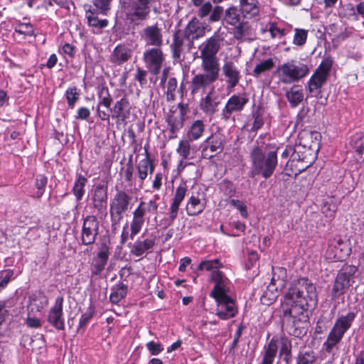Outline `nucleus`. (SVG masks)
<instances>
[{
	"label": "nucleus",
	"instance_id": "obj_1",
	"mask_svg": "<svg viewBox=\"0 0 364 364\" xmlns=\"http://www.w3.org/2000/svg\"><path fill=\"white\" fill-rule=\"evenodd\" d=\"M315 286L306 278H300L294 281L282 301L281 308L284 318L289 326V333L299 336L301 333V324L306 321L304 314V301L316 299Z\"/></svg>",
	"mask_w": 364,
	"mask_h": 364
},
{
	"label": "nucleus",
	"instance_id": "obj_2",
	"mask_svg": "<svg viewBox=\"0 0 364 364\" xmlns=\"http://www.w3.org/2000/svg\"><path fill=\"white\" fill-rule=\"evenodd\" d=\"M251 171L250 176H261L264 179L271 177L278 165L277 153L269 151L264 153L262 148L257 146L250 154Z\"/></svg>",
	"mask_w": 364,
	"mask_h": 364
},
{
	"label": "nucleus",
	"instance_id": "obj_3",
	"mask_svg": "<svg viewBox=\"0 0 364 364\" xmlns=\"http://www.w3.org/2000/svg\"><path fill=\"white\" fill-rule=\"evenodd\" d=\"M355 318L354 312H348L346 315L340 316L335 321L326 340L323 344V349L328 354L334 355L337 345L342 340L344 334L350 328Z\"/></svg>",
	"mask_w": 364,
	"mask_h": 364
},
{
	"label": "nucleus",
	"instance_id": "obj_4",
	"mask_svg": "<svg viewBox=\"0 0 364 364\" xmlns=\"http://www.w3.org/2000/svg\"><path fill=\"white\" fill-rule=\"evenodd\" d=\"M309 73V66L297 60L287 61L278 66L277 75L280 82L291 84L299 82Z\"/></svg>",
	"mask_w": 364,
	"mask_h": 364
},
{
	"label": "nucleus",
	"instance_id": "obj_5",
	"mask_svg": "<svg viewBox=\"0 0 364 364\" xmlns=\"http://www.w3.org/2000/svg\"><path fill=\"white\" fill-rule=\"evenodd\" d=\"M220 49V39L218 36H213L203 42L199 46L201 67L213 68L220 70V65L216 56Z\"/></svg>",
	"mask_w": 364,
	"mask_h": 364
},
{
	"label": "nucleus",
	"instance_id": "obj_6",
	"mask_svg": "<svg viewBox=\"0 0 364 364\" xmlns=\"http://www.w3.org/2000/svg\"><path fill=\"white\" fill-rule=\"evenodd\" d=\"M204 73L196 75L191 80L190 90L192 95L205 94L219 77L220 70L202 67Z\"/></svg>",
	"mask_w": 364,
	"mask_h": 364
},
{
	"label": "nucleus",
	"instance_id": "obj_7",
	"mask_svg": "<svg viewBox=\"0 0 364 364\" xmlns=\"http://www.w3.org/2000/svg\"><path fill=\"white\" fill-rule=\"evenodd\" d=\"M350 252L349 241L343 239L341 236H336L328 240L325 257L329 262L343 261L348 258Z\"/></svg>",
	"mask_w": 364,
	"mask_h": 364
},
{
	"label": "nucleus",
	"instance_id": "obj_8",
	"mask_svg": "<svg viewBox=\"0 0 364 364\" xmlns=\"http://www.w3.org/2000/svg\"><path fill=\"white\" fill-rule=\"evenodd\" d=\"M286 282L287 270L282 267L273 268V276L267 291L262 298V302L269 305L275 301L278 296V291L285 287Z\"/></svg>",
	"mask_w": 364,
	"mask_h": 364
},
{
	"label": "nucleus",
	"instance_id": "obj_9",
	"mask_svg": "<svg viewBox=\"0 0 364 364\" xmlns=\"http://www.w3.org/2000/svg\"><path fill=\"white\" fill-rule=\"evenodd\" d=\"M152 0H131L125 8L126 19L134 26L146 20L150 13L149 4Z\"/></svg>",
	"mask_w": 364,
	"mask_h": 364
},
{
	"label": "nucleus",
	"instance_id": "obj_10",
	"mask_svg": "<svg viewBox=\"0 0 364 364\" xmlns=\"http://www.w3.org/2000/svg\"><path fill=\"white\" fill-rule=\"evenodd\" d=\"M333 60L331 58H326L316 68L307 82V87L310 93L320 90L326 82L329 73L331 70Z\"/></svg>",
	"mask_w": 364,
	"mask_h": 364
},
{
	"label": "nucleus",
	"instance_id": "obj_11",
	"mask_svg": "<svg viewBox=\"0 0 364 364\" xmlns=\"http://www.w3.org/2000/svg\"><path fill=\"white\" fill-rule=\"evenodd\" d=\"M132 198L124 191H118L110 202V215L113 224H118L123 213L128 210Z\"/></svg>",
	"mask_w": 364,
	"mask_h": 364
},
{
	"label": "nucleus",
	"instance_id": "obj_12",
	"mask_svg": "<svg viewBox=\"0 0 364 364\" xmlns=\"http://www.w3.org/2000/svg\"><path fill=\"white\" fill-rule=\"evenodd\" d=\"M356 270L355 266H346L340 270L332 289L333 299L338 298L343 295L345 291L352 284Z\"/></svg>",
	"mask_w": 364,
	"mask_h": 364
},
{
	"label": "nucleus",
	"instance_id": "obj_13",
	"mask_svg": "<svg viewBox=\"0 0 364 364\" xmlns=\"http://www.w3.org/2000/svg\"><path fill=\"white\" fill-rule=\"evenodd\" d=\"M210 280L215 283L210 296L213 299L229 296L231 289L230 280L220 271H215L210 275Z\"/></svg>",
	"mask_w": 364,
	"mask_h": 364
},
{
	"label": "nucleus",
	"instance_id": "obj_14",
	"mask_svg": "<svg viewBox=\"0 0 364 364\" xmlns=\"http://www.w3.org/2000/svg\"><path fill=\"white\" fill-rule=\"evenodd\" d=\"M248 101L249 99L245 94L233 95L231 96L221 112L222 119L228 120L233 112H241Z\"/></svg>",
	"mask_w": 364,
	"mask_h": 364
},
{
	"label": "nucleus",
	"instance_id": "obj_15",
	"mask_svg": "<svg viewBox=\"0 0 364 364\" xmlns=\"http://www.w3.org/2000/svg\"><path fill=\"white\" fill-rule=\"evenodd\" d=\"M144 60L149 70L154 74H158L164 61V54L159 48H149L144 53Z\"/></svg>",
	"mask_w": 364,
	"mask_h": 364
},
{
	"label": "nucleus",
	"instance_id": "obj_16",
	"mask_svg": "<svg viewBox=\"0 0 364 364\" xmlns=\"http://www.w3.org/2000/svg\"><path fill=\"white\" fill-rule=\"evenodd\" d=\"M217 303L216 315L222 320L233 318L237 314L235 300L230 296L215 299Z\"/></svg>",
	"mask_w": 364,
	"mask_h": 364
},
{
	"label": "nucleus",
	"instance_id": "obj_17",
	"mask_svg": "<svg viewBox=\"0 0 364 364\" xmlns=\"http://www.w3.org/2000/svg\"><path fill=\"white\" fill-rule=\"evenodd\" d=\"M99 222L95 216L89 215L83 222L81 240L85 245L94 243L98 234Z\"/></svg>",
	"mask_w": 364,
	"mask_h": 364
},
{
	"label": "nucleus",
	"instance_id": "obj_18",
	"mask_svg": "<svg viewBox=\"0 0 364 364\" xmlns=\"http://www.w3.org/2000/svg\"><path fill=\"white\" fill-rule=\"evenodd\" d=\"M147 213L146 203L141 201L132 213V219L130 222L129 237L133 240L139 234L145 223V215Z\"/></svg>",
	"mask_w": 364,
	"mask_h": 364
},
{
	"label": "nucleus",
	"instance_id": "obj_19",
	"mask_svg": "<svg viewBox=\"0 0 364 364\" xmlns=\"http://www.w3.org/2000/svg\"><path fill=\"white\" fill-rule=\"evenodd\" d=\"M63 296H58L55 299L54 305L48 312V321L58 330H63L65 328L63 313Z\"/></svg>",
	"mask_w": 364,
	"mask_h": 364
},
{
	"label": "nucleus",
	"instance_id": "obj_20",
	"mask_svg": "<svg viewBox=\"0 0 364 364\" xmlns=\"http://www.w3.org/2000/svg\"><path fill=\"white\" fill-rule=\"evenodd\" d=\"M109 255V247L106 244H102L91 263L90 271L92 275L97 276L102 272L107 264Z\"/></svg>",
	"mask_w": 364,
	"mask_h": 364
},
{
	"label": "nucleus",
	"instance_id": "obj_21",
	"mask_svg": "<svg viewBox=\"0 0 364 364\" xmlns=\"http://www.w3.org/2000/svg\"><path fill=\"white\" fill-rule=\"evenodd\" d=\"M207 200L203 192L193 193L186 203V212L190 216L200 214L206 207Z\"/></svg>",
	"mask_w": 364,
	"mask_h": 364
},
{
	"label": "nucleus",
	"instance_id": "obj_22",
	"mask_svg": "<svg viewBox=\"0 0 364 364\" xmlns=\"http://www.w3.org/2000/svg\"><path fill=\"white\" fill-rule=\"evenodd\" d=\"M132 105L129 100L124 97L117 101L111 109L112 117L117 120V123H124L130 116Z\"/></svg>",
	"mask_w": 364,
	"mask_h": 364
},
{
	"label": "nucleus",
	"instance_id": "obj_23",
	"mask_svg": "<svg viewBox=\"0 0 364 364\" xmlns=\"http://www.w3.org/2000/svg\"><path fill=\"white\" fill-rule=\"evenodd\" d=\"M220 103V100L215 87H211L210 91L200 99L199 107L205 114L212 115L218 111Z\"/></svg>",
	"mask_w": 364,
	"mask_h": 364
},
{
	"label": "nucleus",
	"instance_id": "obj_24",
	"mask_svg": "<svg viewBox=\"0 0 364 364\" xmlns=\"http://www.w3.org/2000/svg\"><path fill=\"white\" fill-rule=\"evenodd\" d=\"M188 191V186L185 181H181L178 186L176 188L171 204L170 205L169 220L172 223L178 216L179 207L184 200Z\"/></svg>",
	"mask_w": 364,
	"mask_h": 364
},
{
	"label": "nucleus",
	"instance_id": "obj_25",
	"mask_svg": "<svg viewBox=\"0 0 364 364\" xmlns=\"http://www.w3.org/2000/svg\"><path fill=\"white\" fill-rule=\"evenodd\" d=\"M132 55L133 50L131 45L119 44L114 48L110 55V60L117 65H121L131 59Z\"/></svg>",
	"mask_w": 364,
	"mask_h": 364
},
{
	"label": "nucleus",
	"instance_id": "obj_26",
	"mask_svg": "<svg viewBox=\"0 0 364 364\" xmlns=\"http://www.w3.org/2000/svg\"><path fill=\"white\" fill-rule=\"evenodd\" d=\"M141 37L149 46H159L163 42L161 31L156 25L149 26L144 28Z\"/></svg>",
	"mask_w": 364,
	"mask_h": 364
},
{
	"label": "nucleus",
	"instance_id": "obj_27",
	"mask_svg": "<svg viewBox=\"0 0 364 364\" xmlns=\"http://www.w3.org/2000/svg\"><path fill=\"white\" fill-rule=\"evenodd\" d=\"M222 71L226 77L228 87L230 88L235 87L240 78V73L235 63L232 60L225 61Z\"/></svg>",
	"mask_w": 364,
	"mask_h": 364
},
{
	"label": "nucleus",
	"instance_id": "obj_28",
	"mask_svg": "<svg viewBox=\"0 0 364 364\" xmlns=\"http://www.w3.org/2000/svg\"><path fill=\"white\" fill-rule=\"evenodd\" d=\"M48 304V297L42 292H35L28 299L27 310L33 313H41Z\"/></svg>",
	"mask_w": 364,
	"mask_h": 364
},
{
	"label": "nucleus",
	"instance_id": "obj_29",
	"mask_svg": "<svg viewBox=\"0 0 364 364\" xmlns=\"http://www.w3.org/2000/svg\"><path fill=\"white\" fill-rule=\"evenodd\" d=\"M202 154L205 158H210L214 154L223 149V140L219 135L211 136L205 142Z\"/></svg>",
	"mask_w": 364,
	"mask_h": 364
},
{
	"label": "nucleus",
	"instance_id": "obj_30",
	"mask_svg": "<svg viewBox=\"0 0 364 364\" xmlns=\"http://www.w3.org/2000/svg\"><path fill=\"white\" fill-rule=\"evenodd\" d=\"M205 32V26L198 19L193 18L186 28L185 33L190 40L202 37Z\"/></svg>",
	"mask_w": 364,
	"mask_h": 364
},
{
	"label": "nucleus",
	"instance_id": "obj_31",
	"mask_svg": "<svg viewBox=\"0 0 364 364\" xmlns=\"http://www.w3.org/2000/svg\"><path fill=\"white\" fill-rule=\"evenodd\" d=\"M107 199V188L102 185H97L92 196L93 205L98 210H102L106 207Z\"/></svg>",
	"mask_w": 364,
	"mask_h": 364
},
{
	"label": "nucleus",
	"instance_id": "obj_32",
	"mask_svg": "<svg viewBox=\"0 0 364 364\" xmlns=\"http://www.w3.org/2000/svg\"><path fill=\"white\" fill-rule=\"evenodd\" d=\"M286 97L291 107H297L304 100V90L301 85H294L286 92Z\"/></svg>",
	"mask_w": 364,
	"mask_h": 364
},
{
	"label": "nucleus",
	"instance_id": "obj_33",
	"mask_svg": "<svg viewBox=\"0 0 364 364\" xmlns=\"http://www.w3.org/2000/svg\"><path fill=\"white\" fill-rule=\"evenodd\" d=\"M155 244V241L152 239H145L143 241H136L132 249L131 253L136 257L142 256L146 251L151 250Z\"/></svg>",
	"mask_w": 364,
	"mask_h": 364
},
{
	"label": "nucleus",
	"instance_id": "obj_34",
	"mask_svg": "<svg viewBox=\"0 0 364 364\" xmlns=\"http://www.w3.org/2000/svg\"><path fill=\"white\" fill-rule=\"evenodd\" d=\"M154 170V166L148 156L141 159L138 164L137 171L141 181H144L147 177L148 173H152Z\"/></svg>",
	"mask_w": 364,
	"mask_h": 364
},
{
	"label": "nucleus",
	"instance_id": "obj_35",
	"mask_svg": "<svg viewBox=\"0 0 364 364\" xmlns=\"http://www.w3.org/2000/svg\"><path fill=\"white\" fill-rule=\"evenodd\" d=\"M278 348H279L280 356H284V360L288 363L290 359L291 343L286 337H277Z\"/></svg>",
	"mask_w": 364,
	"mask_h": 364
},
{
	"label": "nucleus",
	"instance_id": "obj_36",
	"mask_svg": "<svg viewBox=\"0 0 364 364\" xmlns=\"http://www.w3.org/2000/svg\"><path fill=\"white\" fill-rule=\"evenodd\" d=\"M204 132V124L201 120L195 121L187 133V138L190 141L198 139Z\"/></svg>",
	"mask_w": 364,
	"mask_h": 364
},
{
	"label": "nucleus",
	"instance_id": "obj_37",
	"mask_svg": "<svg viewBox=\"0 0 364 364\" xmlns=\"http://www.w3.org/2000/svg\"><path fill=\"white\" fill-rule=\"evenodd\" d=\"M87 178L81 174H77L73 188V193L77 200H80L85 193Z\"/></svg>",
	"mask_w": 364,
	"mask_h": 364
},
{
	"label": "nucleus",
	"instance_id": "obj_38",
	"mask_svg": "<svg viewBox=\"0 0 364 364\" xmlns=\"http://www.w3.org/2000/svg\"><path fill=\"white\" fill-rule=\"evenodd\" d=\"M337 210V203L335 198L329 197L326 198L323 203L321 207V212L325 216L329 219L334 217Z\"/></svg>",
	"mask_w": 364,
	"mask_h": 364
},
{
	"label": "nucleus",
	"instance_id": "obj_39",
	"mask_svg": "<svg viewBox=\"0 0 364 364\" xmlns=\"http://www.w3.org/2000/svg\"><path fill=\"white\" fill-rule=\"evenodd\" d=\"M351 145L360 159L364 161V136L356 134L351 138Z\"/></svg>",
	"mask_w": 364,
	"mask_h": 364
},
{
	"label": "nucleus",
	"instance_id": "obj_40",
	"mask_svg": "<svg viewBox=\"0 0 364 364\" xmlns=\"http://www.w3.org/2000/svg\"><path fill=\"white\" fill-rule=\"evenodd\" d=\"M86 18L90 26L101 29L105 28L108 25V21L106 19L100 20L98 18L97 14L92 10L86 11Z\"/></svg>",
	"mask_w": 364,
	"mask_h": 364
},
{
	"label": "nucleus",
	"instance_id": "obj_41",
	"mask_svg": "<svg viewBox=\"0 0 364 364\" xmlns=\"http://www.w3.org/2000/svg\"><path fill=\"white\" fill-rule=\"evenodd\" d=\"M127 293V289L124 284H119L113 289L110 294L109 299L112 303L117 304L125 297Z\"/></svg>",
	"mask_w": 364,
	"mask_h": 364
},
{
	"label": "nucleus",
	"instance_id": "obj_42",
	"mask_svg": "<svg viewBox=\"0 0 364 364\" xmlns=\"http://www.w3.org/2000/svg\"><path fill=\"white\" fill-rule=\"evenodd\" d=\"M222 267V263L218 259L203 260L198 266V270H205L211 272V274L215 271H220L219 268Z\"/></svg>",
	"mask_w": 364,
	"mask_h": 364
},
{
	"label": "nucleus",
	"instance_id": "obj_43",
	"mask_svg": "<svg viewBox=\"0 0 364 364\" xmlns=\"http://www.w3.org/2000/svg\"><path fill=\"white\" fill-rule=\"evenodd\" d=\"M257 0H240L241 9L243 13L250 14L251 16L256 15L258 11Z\"/></svg>",
	"mask_w": 364,
	"mask_h": 364
},
{
	"label": "nucleus",
	"instance_id": "obj_44",
	"mask_svg": "<svg viewBox=\"0 0 364 364\" xmlns=\"http://www.w3.org/2000/svg\"><path fill=\"white\" fill-rule=\"evenodd\" d=\"M177 154L183 158V159H188L192 152V149L188 139L181 140L176 149Z\"/></svg>",
	"mask_w": 364,
	"mask_h": 364
},
{
	"label": "nucleus",
	"instance_id": "obj_45",
	"mask_svg": "<svg viewBox=\"0 0 364 364\" xmlns=\"http://www.w3.org/2000/svg\"><path fill=\"white\" fill-rule=\"evenodd\" d=\"M274 65V62L272 58L266 59L256 65L252 71V75L258 77L262 73L270 70Z\"/></svg>",
	"mask_w": 364,
	"mask_h": 364
},
{
	"label": "nucleus",
	"instance_id": "obj_46",
	"mask_svg": "<svg viewBox=\"0 0 364 364\" xmlns=\"http://www.w3.org/2000/svg\"><path fill=\"white\" fill-rule=\"evenodd\" d=\"M47 181V177L44 175H38L36 176L35 186L37 191L33 195L34 198H39L43 195Z\"/></svg>",
	"mask_w": 364,
	"mask_h": 364
},
{
	"label": "nucleus",
	"instance_id": "obj_47",
	"mask_svg": "<svg viewBox=\"0 0 364 364\" xmlns=\"http://www.w3.org/2000/svg\"><path fill=\"white\" fill-rule=\"evenodd\" d=\"M240 17L236 8L232 7L226 10L225 21L228 23L232 26H237L240 23Z\"/></svg>",
	"mask_w": 364,
	"mask_h": 364
},
{
	"label": "nucleus",
	"instance_id": "obj_48",
	"mask_svg": "<svg viewBox=\"0 0 364 364\" xmlns=\"http://www.w3.org/2000/svg\"><path fill=\"white\" fill-rule=\"evenodd\" d=\"M308 31L303 28H295L293 43L298 46H304L307 39Z\"/></svg>",
	"mask_w": 364,
	"mask_h": 364
},
{
	"label": "nucleus",
	"instance_id": "obj_49",
	"mask_svg": "<svg viewBox=\"0 0 364 364\" xmlns=\"http://www.w3.org/2000/svg\"><path fill=\"white\" fill-rule=\"evenodd\" d=\"M65 96L68 107L73 109L74 108L75 103L79 98L80 92L75 87H70L66 90Z\"/></svg>",
	"mask_w": 364,
	"mask_h": 364
},
{
	"label": "nucleus",
	"instance_id": "obj_50",
	"mask_svg": "<svg viewBox=\"0 0 364 364\" xmlns=\"http://www.w3.org/2000/svg\"><path fill=\"white\" fill-rule=\"evenodd\" d=\"M25 323L28 328H39L42 326L41 318L37 316L35 313L28 311Z\"/></svg>",
	"mask_w": 364,
	"mask_h": 364
},
{
	"label": "nucleus",
	"instance_id": "obj_51",
	"mask_svg": "<svg viewBox=\"0 0 364 364\" xmlns=\"http://www.w3.org/2000/svg\"><path fill=\"white\" fill-rule=\"evenodd\" d=\"M14 271L11 269L0 271V290L4 289L14 279Z\"/></svg>",
	"mask_w": 364,
	"mask_h": 364
},
{
	"label": "nucleus",
	"instance_id": "obj_52",
	"mask_svg": "<svg viewBox=\"0 0 364 364\" xmlns=\"http://www.w3.org/2000/svg\"><path fill=\"white\" fill-rule=\"evenodd\" d=\"M266 28L272 38H281L284 36V28L279 27L276 23H269Z\"/></svg>",
	"mask_w": 364,
	"mask_h": 364
},
{
	"label": "nucleus",
	"instance_id": "obj_53",
	"mask_svg": "<svg viewBox=\"0 0 364 364\" xmlns=\"http://www.w3.org/2000/svg\"><path fill=\"white\" fill-rule=\"evenodd\" d=\"M316 355L313 351L301 353L297 358L296 364H314Z\"/></svg>",
	"mask_w": 364,
	"mask_h": 364
},
{
	"label": "nucleus",
	"instance_id": "obj_54",
	"mask_svg": "<svg viewBox=\"0 0 364 364\" xmlns=\"http://www.w3.org/2000/svg\"><path fill=\"white\" fill-rule=\"evenodd\" d=\"M278 349L277 337H273L265 350L264 356L274 360Z\"/></svg>",
	"mask_w": 364,
	"mask_h": 364
},
{
	"label": "nucleus",
	"instance_id": "obj_55",
	"mask_svg": "<svg viewBox=\"0 0 364 364\" xmlns=\"http://www.w3.org/2000/svg\"><path fill=\"white\" fill-rule=\"evenodd\" d=\"M15 33H18L20 35L31 36L33 35V28L31 23H19L15 27Z\"/></svg>",
	"mask_w": 364,
	"mask_h": 364
},
{
	"label": "nucleus",
	"instance_id": "obj_56",
	"mask_svg": "<svg viewBox=\"0 0 364 364\" xmlns=\"http://www.w3.org/2000/svg\"><path fill=\"white\" fill-rule=\"evenodd\" d=\"M99 103L98 107L102 105L106 108H109L111 105L112 98L109 94L108 89L103 87L99 93Z\"/></svg>",
	"mask_w": 364,
	"mask_h": 364
},
{
	"label": "nucleus",
	"instance_id": "obj_57",
	"mask_svg": "<svg viewBox=\"0 0 364 364\" xmlns=\"http://www.w3.org/2000/svg\"><path fill=\"white\" fill-rule=\"evenodd\" d=\"M177 88V80L174 77H171L167 84V99L173 100L175 98V91Z\"/></svg>",
	"mask_w": 364,
	"mask_h": 364
},
{
	"label": "nucleus",
	"instance_id": "obj_58",
	"mask_svg": "<svg viewBox=\"0 0 364 364\" xmlns=\"http://www.w3.org/2000/svg\"><path fill=\"white\" fill-rule=\"evenodd\" d=\"M220 190L224 195L228 198L232 197L235 193V188L233 184L230 181H223L220 183Z\"/></svg>",
	"mask_w": 364,
	"mask_h": 364
},
{
	"label": "nucleus",
	"instance_id": "obj_59",
	"mask_svg": "<svg viewBox=\"0 0 364 364\" xmlns=\"http://www.w3.org/2000/svg\"><path fill=\"white\" fill-rule=\"evenodd\" d=\"M230 204L233 206L234 208H237V210H239V211L240 212V214L243 217V218H247L248 216V213H247V207L246 205H245V203L240 200H235V199H232L230 200Z\"/></svg>",
	"mask_w": 364,
	"mask_h": 364
},
{
	"label": "nucleus",
	"instance_id": "obj_60",
	"mask_svg": "<svg viewBox=\"0 0 364 364\" xmlns=\"http://www.w3.org/2000/svg\"><path fill=\"white\" fill-rule=\"evenodd\" d=\"M182 40L178 36H175L171 47L175 58H179L181 51Z\"/></svg>",
	"mask_w": 364,
	"mask_h": 364
},
{
	"label": "nucleus",
	"instance_id": "obj_61",
	"mask_svg": "<svg viewBox=\"0 0 364 364\" xmlns=\"http://www.w3.org/2000/svg\"><path fill=\"white\" fill-rule=\"evenodd\" d=\"M146 346L153 355H159L164 350L160 343L154 341L148 342Z\"/></svg>",
	"mask_w": 364,
	"mask_h": 364
},
{
	"label": "nucleus",
	"instance_id": "obj_62",
	"mask_svg": "<svg viewBox=\"0 0 364 364\" xmlns=\"http://www.w3.org/2000/svg\"><path fill=\"white\" fill-rule=\"evenodd\" d=\"M110 1L111 0H95L94 4L97 9L100 10V13L105 14L109 9Z\"/></svg>",
	"mask_w": 364,
	"mask_h": 364
},
{
	"label": "nucleus",
	"instance_id": "obj_63",
	"mask_svg": "<svg viewBox=\"0 0 364 364\" xmlns=\"http://www.w3.org/2000/svg\"><path fill=\"white\" fill-rule=\"evenodd\" d=\"M200 6V7L198 11V16L200 18L207 16L212 11V4L209 1L205 2Z\"/></svg>",
	"mask_w": 364,
	"mask_h": 364
},
{
	"label": "nucleus",
	"instance_id": "obj_64",
	"mask_svg": "<svg viewBox=\"0 0 364 364\" xmlns=\"http://www.w3.org/2000/svg\"><path fill=\"white\" fill-rule=\"evenodd\" d=\"M93 316L92 309H89L85 312L80 317L79 321V328H83L89 322Z\"/></svg>",
	"mask_w": 364,
	"mask_h": 364
}]
</instances>
